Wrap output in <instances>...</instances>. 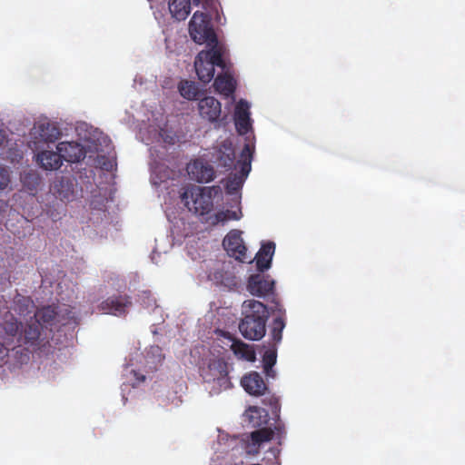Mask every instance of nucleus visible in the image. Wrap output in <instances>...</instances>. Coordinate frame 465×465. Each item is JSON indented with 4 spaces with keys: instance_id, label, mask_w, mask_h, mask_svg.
Segmentation results:
<instances>
[{
    "instance_id": "obj_33",
    "label": "nucleus",
    "mask_w": 465,
    "mask_h": 465,
    "mask_svg": "<svg viewBox=\"0 0 465 465\" xmlns=\"http://www.w3.org/2000/svg\"><path fill=\"white\" fill-rule=\"evenodd\" d=\"M10 183L9 170L5 167H0V192L7 189Z\"/></svg>"
},
{
    "instance_id": "obj_28",
    "label": "nucleus",
    "mask_w": 465,
    "mask_h": 465,
    "mask_svg": "<svg viewBox=\"0 0 465 465\" xmlns=\"http://www.w3.org/2000/svg\"><path fill=\"white\" fill-rule=\"evenodd\" d=\"M180 94L187 100L196 99L199 94V88L194 82L183 80L178 85Z\"/></svg>"
},
{
    "instance_id": "obj_21",
    "label": "nucleus",
    "mask_w": 465,
    "mask_h": 465,
    "mask_svg": "<svg viewBox=\"0 0 465 465\" xmlns=\"http://www.w3.org/2000/svg\"><path fill=\"white\" fill-rule=\"evenodd\" d=\"M37 162L45 170H57L63 163L60 153L54 151H43L37 154Z\"/></svg>"
},
{
    "instance_id": "obj_1",
    "label": "nucleus",
    "mask_w": 465,
    "mask_h": 465,
    "mask_svg": "<svg viewBox=\"0 0 465 465\" xmlns=\"http://www.w3.org/2000/svg\"><path fill=\"white\" fill-rule=\"evenodd\" d=\"M49 335L44 331V325L33 318L22 324L17 341L12 352L20 364L29 361V352L41 351L49 344Z\"/></svg>"
},
{
    "instance_id": "obj_32",
    "label": "nucleus",
    "mask_w": 465,
    "mask_h": 465,
    "mask_svg": "<svg viewBox=\"0 0 465 465\" xmlns=\"http://www.w3.org/2000/svg\"><path fill=\"white\" fill-rule=\"evenodd\" d=\"M225 152L222 153L218 157L219 164L225 167L231 168L232 165L234 166L235 153L232 147H225Z\"/></svg>"
},
{
    "instance_id": "obj_3",
    "label": "nucleus",
    "mask_w": 465,
    "mask_h": 465,
    "mask_svg": "<svg viewBox=\"0 0 465 465\" xmlns=\"http://www.w3.org/2000/svg\"><path fill=\"white\" fill-rule=\"evenodd\" d=\"M254 153V145L245 143L241 153L240 158L234 165L235 173H232L226 179L225 191L226 193L234 196L232 200H241V190L242 185L251 172L252 161Z\"/></svg>"
},
{
    "instance_id": "obj_9",
    "label": "nucleus",
    "mask_w": 465,
    "mask_h": 465,
    "mask_svg": "<svg viewBox=\"0 0 465 465\" xmlns=\"http://www.w3.org/2000/svg\"><path fill=\"white\" fill-rule=\"evenodd\" d=\"M132 305L131 298L126 294H114L103 301L98 309L104 313L114 316H125Z\"/></svg>"
},
{
    "instance_id": "obj_36",
    "label": "nucleus",
    "mask_w": 465,
    "mask_h": 465,
    "mask_svg": "<svg viewBox=\"0 0 465 465\" xmlns=\"http://www.w3.org/2000/svg\"><path fill=\"white\" fill-rule=\"evenodd\" d=\"M5 140V131L0 129V145H2L4 143Z\"/></svg>"
},
{
    "instance_id": "obj_2",
    "label": "nucleus",
    "mask_w": 465,
    "mask_h": 465,
    "mask_svg": "<svg viewBox=\"0 0 465 465\" xmlns=\"http://www.w3.org/2000/svg\"><path fill=\"white\" fill-rule=\"evenodd\" d=\"M242 319L239 323L242 335L251 341H260L266 333L269 318L267 306L256 300H247L242 305Z\"/></svg>"
},
{
    "instance_id": "obj_22",
    "label": "nucleus",
    "mask_w": 465,
    "mask_h": 465,
    "mask_svg": "<svg viewBox=\"0 0 465 465\" xmlns=\"http://www.w3.org/2000/svg\"><path fill=\"white\" fill-rule=\"evenodd\" d=\"M209 278L216 285L223 286L228 289H233L238 285L236 276L232 272L224 271L223 269H217L211 272Z\"/></svg>"
},
{
    "instance_id": "obj_11",
    "label": "nucleus",
    "mask_w": 465,
    "mask_h": 465,
    "mask_svg": "<svg viewBox=\"0 0 465 465\" xmlns=\"http://www.w3.org/2000/svg\"><path fill=\"white\" fill-rule=\"evenodd\" d=\"M223 245L227 253L236 260L243 262L246 256V247L238 230L230 231L223 241Z\"/></svg>"
},
{
    "instance_id": "obj_43",
    "label": "nucleus",
    "mask_w": 465,
    "mask_h": 465,
    "mask_svg": "<svg viewBox=\"0 0 465 465\" xmlns=\"http://www.w3.org/2000/svg\"><path fill=\"white\" fill-rule=\"evenodd\" d=\"M21 220L22 221H25V217L24 216H21Z\"/></svg>"
},
{
    "instance_id": "obj_13",
    "label": "nucleus",
    "mask_w": 465,
    "mask_h": 465,
    "mask_svg": "<svg viewBox=\"0 0 465 465\" xmlns=\"http://www.w3.org/2000/svg\"><path fill=\"white\" fill-rule=\"evenodd\" d=\"M274 284L269 275L257 273L248 278L247 289L252 295L262 297L273 292Z\"/></svg>"
},
{
    "instance_id": "obj_17",
    "label": "nucleus",
    "mask_w": 465,
    "mask_h": 465,
    "mask_svg": "<svg viewBox=\"0 0 465 465\" xmlns=\"http://www.w3.org/2000/svg\"><path fill=\"white\" fill-rule=\"evenodd\" d=\"M274 252L275 243L273 242L267 241L262 243V246L254 258L258 272H263L271 268Z\"/></svg>"
},
{
    "instance_id": "obj_16",
    "label": "nucleus",
    "mask_w": 465,
    "mask_h": 465,
    "mask_svg": "<svg viewBox=\"0 0 465 465\" xmlns=\"http://www.w3.org/2000/svg\"><path fill=\"white\" fill-rule=\"evenodd\" d=\"M234 124L240 134H246L251 130L250 105L247 101L240 100L235 106Z\"/></svg>"
},
{
    "instance_id": "obj_7",
    "label": "nucleus",
    "mask_w": 465,
    "mask_h": 465,
    "mask_svg": "<svg viewBox=\"0 0 465 465\" xmlns=\"http://www.w3.org/2000/svg\"><path fill=\"white\" fill-rule=\"evenodd\" d=\"M188 210L193 213L202 223L208 226L224 224L229 221L240 220L242 216L241 208L236 211H215L213 205H185ZM240 207V205H237Z\"/></svg>"
},
{
    "instance_id": "obj_20",
    "label": "nucleus",
    "mask_w": 465,
    "mask_h": 465,
    "mask_svg": "<svg viewBox=\"0 0 465 465\" xmlns=\"http://www.w3.org/2000/svg\"><path fill=\"white\" fill-rule=\"evenodd\" d=\"M200 2L201 0H192L194 5H198ZM169 10L178 21L184 20L191 13V0H169Z\"/></svg>"
},
{
    "instance_id": "obj_37",
    "label": "nucleus",
    "mask_w": 465,
    "mask_h": 465,
    "mask_svg": "<svg viewBox=\"0 0 465 465\" xmlns=\"http://www.w3.org/2000/svg\"><path fill=\"white\" fill-rule=\"evenodd\" d=\"M134 376L136 377V380L139 381H144L145 376L144 375H138L136 371H134Z\"/></svg>"
},
{
    "instance_id": "obj_18",
    "label": "nucleus",
    "mask_w": 465,
    "mask_h": 465,
    "mask_svg": "<svg viewBox=\"0 0 465 465\" xmlns=\"http://www.w3.org/2000/svg\"><path fill=\"white\" fill-rule=\"evenodd\" d=\"M63 160L69 163H77L84 158L83 147L77 143L61 142L56 146Z\"/></svg>"
},
{
    "instance_id": "obj_15",
    "label": "nucleus",
    "mask_w": 465,
    "mask_h": 465,
    "mask_svg": "<svg viewBox=\"0 0 465 465\" xmlns=\"http://www.w3.org/2000/svg\"><path fill=\"white\" fill-rule=\"evenodd\" d=\"M241 385L244 391L252 396H262L268 390L263 378L257 371H251L241 379Z\"/></svg>"
},
{
    "instance_id": "obj_39",
    "label": "nucleus",
    "mask_w": 465,
    "mask_h": 465,
    "mask_svg": "<svg viewBox=\"0 0 465 465\" xmlns=\"http://www.w3.org/2000/svg\"><path fill=\"white\" fill-rule=\"evenodd\" d=\"M275 429L278 430L279 433L281 432V428L280 427H276Z\"/></svg>"
},
{
    "instance_id": "obj_23",
    "label": "nucleus",
    "mask_w": 465,
    "mask_h": 465,
    "mask_svg": "<svg viewBox=\"0 0 465 465\" xmlns=\"http://www.w3.org/2000/svg\"><path fill=\"white\" fill-rule=\"evenodd\" d=\"M228 338L232 341L231 350L238 358L248 361H255L256 354L252 346L244 343L241 340L234 339L230 335H228Z\"/></svg>"
},
{
    "instance_id": "obj_4",
    "label": "nucleus",
    "mask_w": 465,
    "mask_h": 465,
    "mask_svg": "<svg viewBox=\"0 0 465 465\" xmlns=\"http://www.w3.org/2000/svg\"><path fill=\"white\" fill-rule=\"evenodd\" d=\"M200 375L204 382L213 384L212 391L214 393L231 389L232 386L228 363L223 358L213 357L206 360L200 367Z\"/></svg>"
},
{
    "instance_id": "obj_27",
    "label": "nucleus",
    "mask_w": 465,
    "mask_h": 465,
    "mask_svg": "<svg viewBox=\"0 0 465 465\" xmlns=\"http://www.w3.org/2000/svg\"><path fill=\"white\" fill-rule=\"evenodd\" d=\"M39 135L44 141L54 143L59 139L61 132L54 124L45 123L39 125Z\"/></svg>"
},
{
    "instance_id": "obj_14",
    "label": "nucleus",
    "mask_w": 465,
    "mask_h": 465,
    "mask_svg": "<svg viewBox=\"0 0 465 465\" xmlns=\"http://www.w3.org/2000/svg\"><path fill=\"white\" fill-rule=\"evenodd\" d=\"M186 170L188 174L199 183L211 182L215 176L213 167L199 159L189 163Z\"/></svg>"
},
{
    "instance_id": "obj_26",
    "label": "nucleus",
    "mask_w": 465,
    "mask_h": 465,
    "mask_svg": "<svg viewBox=\"0 0 465 465\" xmlns=\"http://www.w3.org/2000/svg\"><path fill=\"white\" fill-rule=\"evenodd\" d=\"M249 423L254 427H261L268 421V411L257 406H251L245 411Z\"/></svg>"
},
{
    "instance_id": "obj_38",
    "label": "nucleus",
    "mask_w": 465,
    "mask_h": 465,
    "mask_svg": "<svg viewBox=\"0 0 465 465\" xmlns=\"http://www.w3.org/2000/svg\"><path fill=\"white\" fill-rule=\"evenodd\" d=\"M5 226H6V228H7L9 231H11L14 234H16V232H15V231H14L13 229H11L12 224H10V223H9V221H7V222H6Z\"/></svg>"
},
{
    "instance_id": "obj_34",
    "label": "nucleus",
    "mask_w": 465,
    "mask_h": 465,
    "mask_svg": "<svg viewBox=\"0 0 465 465\" xmlns=\"http://www.w3.org/2000/svg\"><path fill=\"white\" fill-rule=\"evenodd\" d=\"M10 351H12V345L0 341V366L7 361Z\"/></svg>"
},
{
    "instance_id": "obj_25",
    "label": "nucleus",
    "mask_w": 465,
    "mask_h": 465,
    "mask_svg": "<svg viewBox=\"0 0 465 465\" xmlns=\"http://www.w3.org/2000/svg\"><path fill=\"white\" fill-rule=\"evenodd\" d=\"M213 86L217 93L224 96H230L235 91L234 79L227 73L218 74L214 79Z\"/></svg>"
},
{
    "instance_id": "obj_41",
    "label": "nucleus",
    "mask_w": 465,
    "mask_h": 465,
    "mask_svg": "<svg viewBox=\"0 0 465 465\" xmlns=\"http://www.w3.org/2000/svg\"><path fill=\"white\" fill-rule=\"evenodd\" d=\"M2 301H4V303H6V301H5L4 296H1Z\"/></svg>"
},
{
    "instance_id": "obj_5",
    "label": "nucleus",
    "mask_w": 465,
    "mask_h": 465,
    "mask_svg": "<svg viewBox=\"0 0 465 465\" xmlns=\"http://www.w3.org/2000/svg\"><path fill=\"white\" fill-rule=\"evenodd\" d=\"M223 55V46L208 47L197 54L194 60V68L201 82L208 84L213 79L215 66L225 69L226 64Z\"/></svg>"
},
{
    "instance_id": "obj_19",
    "label": "nucleus",
    "mask_w": 465,
    "mask_h": 465,
    "mask_svg": "<svg viewBox=\"0 0 465 465\" xmlns=\"http://www.w3.org/2000/svg\"><path fill=\"white\" fill-rule=\"evenodd\" d=\"M273 436L274 430L269 427H263L252 431L250 433L251 442L247 446L248 452L252 454L258 453L261 444L270 441Z\"/></svg>"
},
{
    "instance_id": "obj_24",
    "label": "nucleus",
    "mask_w": 465,
    "mask_h": 465,
    "mask_svg": "<svg viewBox=\"0 0 465 465\" xmlns=\"http://www.w3.org/2000/svg\"><path fill=\"white\" fill-rule=\"evenodd\" d=\"M35 308L33 300L28 296L16 293L13 299L12 309L20 316H29L34 313Z\"/></svg>"
},
{
    "instance_id": "obj_8",
    "label": "nucleus",
    "mask_w": 465,
    "mask_h": 465,
    "mask_svg": "<svg viewBox=\"0 0 465 465\" xmlns=\"http://www.w3.org/2000/svg\"><path fill=\"white\" fill-rule=\"evenodd\" d=\"M180 199L183 203H213V200L222 195L219 185L202 187L186 184L179 190Z\"/></svg>"
},
{
    "instance_id": "obj_35",
    "label": "nucleus",
    "mask_w": 465,
    "mask_h": 465,
    "mask_svg": "<svg viewBox=\"0 0 465 465\" xmlns=\"http://www.w3.org/2000/svg\"><path fill=\"white\" fill-rule=\"evenodd\" d=\"M270 405L272 407V410L274 411H277L279 410V401H278V398L272 396L271 399H270Z\"/></svg>"
},
{
    "instance_id": "obj_30",
    "label": "nucleus",
    "mask_w": 465,
    "mask_h": 465,
    "mask_svg": "<svg viewBox=\"0 0 465 465\" xmlns=\"http://www.w3.org/2000/svg\"><path fill=\"white\" fill-rule=\"evenodd\" d=\"M277 353L274 350H268L262 356V366L264 372L268 378H275L276 373L272 367L276 363Z\"/></svg>"
},
{
    "instance_id": "obj_10",
    "label": "nucleus",
    "mask_w": 465,
    "mask_h": 465,
    "mask_svg": "<svg viewBox=\"0 0 465 465\" xmlns=\"http://www.w3.org/2000/svg\"><path fill=\"white\" fill-rule=\"evenodd\" d=\"M22 324L10 312H6L0 318V339L15 347Z\"/></svg>"
},
{
    "instance_id": "obj_40",
    "label": "nucleus",
    "mask_w": 465,
    "mask_h": 465,
    "mask_svg": "<svg viewBox=\"0 0 465 465\" xmlns=\"http://www.w3.org/2000/svg\"><path fill=\"white\" fill-rule=\"evenodd\" d=\"M2 301H4V303H6V301H5L4 296H1Z\"/></svg>"
},
{
    "instance_id": "obj_42",
    "label": "nucleus",
    "mask_w": 465,
    "mask_h": 465,
    "mask_svg": "<svg viewBox=\"0 0 465 465\" xmlns=\"http://www.w3.org/2000/svg\"><path fill=\"white\" fill-rule=\"evenodd\" d=\"M2 301H4V303H6V301H5L4 296H1Z\"/></svg>"
},
{
    "instance_id": "obj_31",
    "label": "nucleus",
    "mask_w": 465,
    "mask_h": 465,
    "mask_svg": "<svg viewBox=\"0 0 465 465\" xmlns=\"http://www.w3.org/2000/svg\"><path fill=\"white\" fill-rule=\"evenodd\" d=\"M56 312L51 306L44 307L41 310L34 312L33 321H39L43 324H51L55 319Z\"/></svg>"
},
{
    "instance_id": "obj_6",
    "label": "nucleus",
    "mask_w": 465,
    "mask_h": 465,
    "mask_svg": "<svg viewBox=\"0 0 465 465\" xmlns=\"http://www.w3.org/2000/svg\"><path fill=\"white\" fill-rule=\"evenodd\" d=\"M189 34L197 44H206L207 47L222 46L211 25L210 16L196 11L189 23Z\"/></svg>"
},
{
    "instance_id": "obj_12",
    "label": "nucleus",
    "mask_w": 465,
    "mask_h": 465,
    "mask_svg": "<svg viewBox=\"0 0 465 465\" xmlns=\"http://www.w3.org/2000/svg\"><path fill=\"white\" fill-rule=\"evenodd\" d=\"M198 112L203 119L213 124L220 119L222 104L216 98L205 96L198 102Z\"/></svg>"
},
{
    "instance_id": "obj_29",
    "label": "nucleus",
    "mask_w": 465,
    "mask_h": 465,
    "mask_svg": "<svg viewBox=\"0 0 465 465\" xmlns=\"http://www.w3.org/2000/svg\"><path fill=\"white\" fill-rule=\"evenodd\" d=\"M285 328L284 313L280 311V314L276 316L272 323L271 335L275 343H279L282 339V331Z\"/></svg>"
}]
</instances>
